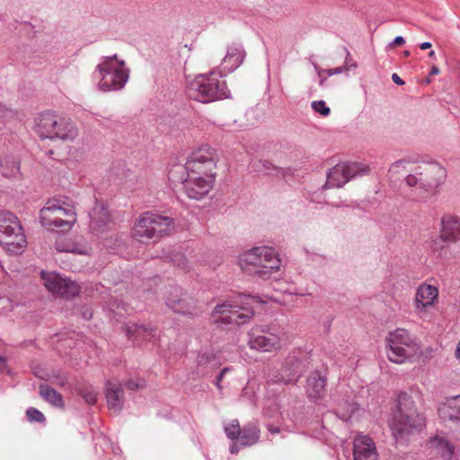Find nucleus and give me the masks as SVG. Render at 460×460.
Wrapping results in <instances>:
<instances>
[{"instance_id": "f257e3e1", "label": "nucleus", "mask_w": 460, "mask_h": 460, "mask_svg": "<svg viewBox=\"0 0 460 460\" xmlns=\"http://www.w3.org/2000/svg\"><path fill=\"white\" fill-rule=\"evenodd\" d=\"M238 264L248 275L268 279L279 270L281 261L273 248L259 246L240 254Z\"/></svg>"}, {"instance_id": "f8f14e48", "label": "nucleus", "mask_w": 460, "mask_h": 460, "mask_svg": "<svg viewBox=\"0 0 460 460\" xmlns=\"http://www.w3.org/2000/svg\"><path fill=\"white\" fill-rule=\"evenodd\" d=\"M218 161L217 150L208 145H201L189 156L186 171L197 172L202 174L216 176V167Z\"/></svg>"}, {"instance_id": "412c9836", "label": "nucleus", "mask_w": 460, "mask_h": 460, "mask_svg": "<svg viewBox=\"0 0 460 460\" xmlns=\"http://www.w3.org/2000/svg\"><path fill=\"white\" fill-rule=\"evenodd\" d=\"M439 238L445 243H456L460 240V218L445 215L441 218Z\"/></svg>"}, {"instance_id": "473e14b6", "label": "nucleus", "mask_w": 460, "mask_h": 460, "mask_svg": "<svg viewBox=\"0 0 460 460\" xmlns=\"http://www.w3.org/2000/svg\"><path fill=\"white\" fill-rule=\"evenodd\" d=\"M311 105L313 110L322 116L327 117L331 113L330 108L326 106L323 101L313 102Z\"/></svg>"}, {"instance_id": "bb28decb", "label": "nucleus", "mask_w": 460, "mask_h": 460, "mask_svg": "<svg viewBox=\"0 0 460 460\" xmlns=\"http://www.w3.org/2000/svg\"><path fill=\"white\" fill-rule=\"evenodd\" d=\"M129 339L136 341L151 340L155 335V329L150 325L130 324L126 328Z\"/></svg>"}, {"instance_id": "6e6552de", "label": "nucleus", "mask_w": 460, "mask_h": 460, "mask_svg": "<svg viewBox=\"0 0 460 460\" xmlns=\"http://www.w3.org/2000/svg\"><path fill=\"white\" fill-rule=\"evenodd\" d=\"M174 228L172 218L147 211L136 220L132 234L138 241L145 242L170 234Z\"/></svg>"}, {"instance_id": "8fccbe9b", "label": "nucleus", "mask_w": 460, "mask_h": 460, "mask_svg": "<svg viewBox=\"0 0 460 460\" xmlns=\"http://www.w3.org/2000/svg\"><path fill=\"white\" fill-rule=\"evenodd\" d=\"M455 356H456V359L460 363V341L458 342V344L456 346V351H455Z\"/></svg>"}, {"instance_id": "e433bc0d", "label": "nucleus", "mask_w": 460, "mask_h": 460, "mask_svg": "<svg viewBox=\"0 0 460 460\" xmlns=\"http://www.w3.org/2000/svg\"><path fill=\"white\" fill-rule=\"evenodd\" d=\"M126 386L129 390H137V389L143 388L145 386V382H144V380H139L138 382L129 380L127 382Z\"/></svg>"}, {"instance_id": "c85d7f7f", "label": "nucleus", "mask_w": 460, "mask_h": 460, "mask_svg": "<svg viewBox=\"0 0 460 460\" xmlns=\"http://www.w3.org/2000/svg\"><path fill=\"white\" fill-rule=\"evenodd\" d=\"M40 394L53 406L63 407L64 405L62 395L46 384L40 385Z\"/></svg>"}, {"instance_id": "864d4df0", "label": "nucleus", "mask_w": 460, "mask_h": 460, "mask_svg": "<svg viewBox=\"0 0 460 460\" xmlns=\"http://www.w3.org/2000/svg\"><path fill=\"white\" fill-rule=\"evenodd\" d=\"M119 306V305H116V308L118 309ZM115 309V305L112 304L111 305V310H114Z\"/></svg>"}, {"instance_id": "2f4dec72", "label": "nucleus", "mask_w": 460, "mask_h": 460, "mask_svg": "<svg viewBox=\"0 0 460 460\" xmlns=\"http://www.w3.org/2000/svg\"><path fill=\"white\" fill-rule=\"evenodd\" d=\"M225 432L230 439H237L242 433L239 421L237 420H232L226 428Z\"/></svg>"}, {"instance_id": "423d86ee", "label": "nucleus", "mask_w": 460, "mask_h": 460, "mask_svg": "<svg viewBox=\"0 0 460 460\" xmlns=\"http://www.w3.org/2000/svg\"><path fill=\"white\" fill-rule=\"evenodd\" d=\"M40 218L41 225L48 229L70 230L76 222L77 215L73 201L54 198L40 209Z\"/></svg>"}, {"instance_id": "de8ad7c7", "label": "nucleus", "mask_w": 460, "mask_h": 460, "mask_svg": "<svg viewBox=\"0 0 460 460\" xmlns=\"http://www.w3.org/2000/svg\"><path fill=\"white\" fill-rule=\"evenodd\" d=\"M439 68L436 66H432L431 69H430V72H429V75H437L439 74Z\"/></svg>"}, {"instance_id": "ea45409f", "label": "nucleus", "mask_w": 460, "mask_h": 460, "mask_svg": "<svg viewBox=\"0 0 460 460\" xmlns=\"http://www.w3.org/2000/svg\"><path fill=\"white\" fill-rule=\"evenodd\" d=\"M342 71H343L342 67L332 68V69H328V70H322L319 72V75L323 76V75L325 74V75L331 76V75H333L336 74H340Z\"/></svg>"}, {"instance_id": "9b49d317", "label": "nucleus", "mask_w": 460, "mask_h": 460, "mask_svg": "<svg viewBox=\"0 0 460 460\" xmlns=\"http://www.w3.org/2000/svg\"><path fill=\"white\" fill-rule=\"evenodd\" d=\"M250 349L260 352H275L286 344V335L279 328L253 327L248 333Z\"/></svg>"}, {"instance_id": "72a5a7b5", "label": "nucleus", "mask_w": 460, "mask_h": 460, "mask_svg": "<svg viewBox=\"0 0 460 460\" xmlns=\"http://www.w3.org/2000/svg\"><path fill=\"white\" fill-rule=\"evenodd\" d=\"M26 415L30 421L43 422L45 421V416L41 411L36 408L31 407L26 411Z\"/></svg>"}, {"instance_id": "cd10ccee", "label": "nucleus", "mask_w": 460, "mask_h": 460, "mask_svg": "<svg viewBox=\"0 0 460 460\" xmlns=\"http://www.w3.org/2000/svg\"><path fill=\"white\" fill-rule=\"evenodd\" d=\"M261 430L257 424H249L242 429L240 442L243 446H252L260 438Z\"/></svg>"}, {"instance_id": "c03bdc74", "label": "nucleus", "mask_w": 460, "mask_h": 460, "mask_svg": "<svg viewBox=\"0 0 460 460\" xmlns=\"http://www.w3.org/2000/svg\"><path fill=\"white\" fill-rule=\"evenodd\" d=\"M405 40L402 37V36H397L394 41H393V46H401L402 44H404Z\"/></svg>"}, {"instance_id": "1a4fd4ad", "label": "nucleus", "mask_w": 460, "mask_h": 460, "mask_svg": "<svg viewBox=\"0 0 460 460\" xmlns=\"http://www.w3.org/2000/svg\"><path fill=\"white\" fill-rule=\"evenodd\" d=\"M27 243L19 218L13 212L0 209V245L8 252L21 253Z\"/></svg>"}, {"instance_id": "603ef678", "label": "nucleus", "mask_w": 460, "mask_h": 460, "mask_svg": "<svg viewBox=\"0 0 460 460\" xmlns=\"http://www.w3.org/2000/svg\"><path fill=\"white\" fill-rule=\"evenodd\" d=\"M437 244H438V242H437V241H435V242H434V246H433V250H434V251H438V245H437Z\"/></svg>"}, {"instance_id": "2eb2a0df", "label": "nucleus", "mask_w": 460, "mask_h": 460, "mask_svg": "<svg viewBox=\"0 0 460 460\" xmlns=\"http://www.w3.org/2000/svg\"><path fill=\"white\" fill-rule=\"evenodd\" d=\"M252 315L251 308L229 302L217 305L212 313L215 322L235 324L246 323Z\"/></svg>"}, {"instance_id": "c756f323", "label": "nucleus", "mask_w": 460, "mask_h": 460, "mask_svg": "<svg viewBox=\"0 0 460 460\" xmlns=\"http://www.w3.org/2000/svg\"><path fill=\"white\" fill-rule=\"evenodd\" d=\"M243 61L242 49L239 48H230L224 58V62H231V69L238 67Z\"/></svg>"}, {"instance_id": "b1692460", "label": "nucleus", "mask_w": 460, "mask_h": 460, "mask_svg": "<svg viewBox=\"0 0 460 460\" xmlns=\"http://www.w3.org/2000/svg\"><path fill=\"white\" fill-rule=\"evenodd\" d=\"M326 383L325 376L322 375L319 371L311 373L307 377L306 394L310 398H323L325 394Z\"/></svg>"}, {"instance_id": "a19ab883", "label": "nucleus", "mask_w": 460, "mask_h": 460, "mask_svg": "<svg viewBox=\"0 0 460 460\" xmlns=\"http://www.w3.org/2000/svg\"><path fill=\"white\" fill-rule=\"evenodd\" d=\"M230 371V367H225L222 369V371L220 372L219 376L217 377V381H216V385L217 387L219 389V390H222V386L220 385L223 377H224V375Z\"/></svg>"}, {"instance_id": "4c0bfd02", "label": "nucleus", "mask_w": 460, "mask_h": 460, "mask_svg": "<svg viewBox=\"0 0 460 460\" xmlns=\"http://www.w3.org/2000/svg\"><path fill=\"white\" fill-rule=\"evenodd\" d=\"M215 358V355L213 353H203L199 357L198 362L199 364H206L210 362Z\"/></svg>"}, {"instance_id": "4be33fe9", "label": "nucleus", "mask_w": 460, "mask_h": 460, "mask_svg": "<svg viewBox=\"0 0 460 460\" xmlns=\"http://www.w3.org/2000/svg\"><path fill=\"white\" fill-rule=\"evenodd\" d=\"M90 227L96 233L103 232L111 224L108 208L102 203H96L90 212Z\"/></svg>"}, {"instance_id": "c9c22d12", "label": "nucleus", "mask_w": 460, "mask_h": 460, "mask_svg": "<svg viewBox=\"0 0 460 460\" xmlns=\"http://www.w3.org/2000/svg\"><path fill=\"white\" fill-rule=\"evenodd\" d=\"M429 444L431 447H449L448 442L446 441L442 438H435L429 441Z\"/></svg>"}, {"instance_id": "20e7f679", "label": "nucleus", "mask_w": 460, "mask_h": 460, "mask_svg": "<svg viewBox=\"0 0 460 460\" xmlns=\"http://www.w3.org/2000/svg\"><path fill=\"white\" fill-rule=\"evenodd\" d=\"M386 356L395 364L412 363L420 359L422 350L409 331L397 328L385 338Z\"/></svg>"}, {"instance_id": "5fc2aeb1", "label": "nucleus", "mask_w": 460, "mask_h": 460, "mask_svg": "<svg viewBox=\"0 0 460 460\" xmlns=\"http://www.w3.org/2000/svg\"><path fill=\"white\" fill-rule=\"evenodd\" d=\"M404 54H405V56H408L410 53H409V51H405Z\"/></svg>"}, {"instance_id": "9d476101", "label": "nucleus", "mask_w": 460, "mask_h": 460, "mask_svg": "<svg viewBox=\"0 0 460 460\" xmlns=\"http://www.w3.org/2000/svg\"><path fill=\"white\" fill-rule=\"evenodd\" d=\"M97 69L101 75L99 88L102 91L122 89L129 76L125 62L119 60L117 55L104 58Z\"/></svg>"}, {"instance_id": "aec40b11", "label": "nucleus", "mask_w": 460, "mask_h": 460, "mask_svg": "<svg viewBox=\"0 0 460 460\" xmlns=\"http://www.w3.org/2000/svg\"><path fill=\"white\" fill-rule=\"evenodd\" d=\"M354 460H377L375 443L368 436H358L354 439Z\"/></svg>"}, {"instance_id": "5701e85b", "label": "nucleus", "mask_w": 460, "mask_h": 460, "mask_svg": "<svg viewBox=\"0 0 460 460\" xmlns=\"http://www.w3.org/2000/svg\"><path fill=\"white\" fill-rule=\"evenodd\" d=\"M298 362L294 358L285 361L281 367L275 371L271 381L275 384L289 385L296 380Z\"/></svg>"}, {"instance_id": "39448f33", "label": "nucleus", "mask_w": 460, "mask_h": 460, "mask_svg": "<svg viewBox=\"0 0 460 460\" xmlns=\"http://www.w3.org/2000/svg\"><path fill=\"white\" fill-rule=\"evenodd\" d=\"M424 425V418L418 412L411 395L402 393L398 396L397 409L393 414L390 426L398 439L419 430Z\"/></svg>"}, {"instance_id": "6ab92c4d", "label": "nucleus", "mask_w": 460, "mask_h": 460, "mask_svg": "<svg viewBox=\"0 0 460 460\" xmlns=\"http://www.w3.org/2000/svg\"><path fill=\"white\" fill-rule=\"evenodd\" d=\"M166 305L174 313L181 314H191L195 307L193 299L176 288L170 290Z\"/></svg>"}, {"instance_id": "37998d69", "label": "nucleus", "mask_w": 460, "mask_h": 460, "mask_svg": "<svg viewBox=\"0 0 460 460\" xmlns=\"http://www.w3.org/2000/svg\"><path fill=\"white\" fill-rule=\"evenodd\" d=\"M392 80L397 85H403L404 84V81L395 73L393 74Z\"/></svg>"}, {"instance_id": "ddd939ff", "label": "nucleus", "mask_w": 460, "mask_h": 460, "mask_svg": "<svg viewBox=\"0 0 460 460\" xmlns=\"http://www.w3.org/2000/svg\"><path fill=\"white\" fill-rule=\"evenodd\" d=\"M369 167L358 163H343L332 167L327 175L326 186L341 188L350 179L369 172Z\"/></svg>"}, {"instance_id": "a211bd4d", "label": "nucleus", "mask_w": 460, "mask_h": 460, "mask_svg": "<svg viewBox=\"0 0 460 460\" xmlns=\"http://www.w3.org/2000/svg\"><path fill=\"white\" fill-rule=\"evenodd\" d=\"M438 297V289L427 283L420 284L415 294L414 307L418 313L426 312L434 305Z\"/></svg>"}, {"instance_id": "a18cd8bd", "label": "nucleus", "mask_w": 460, "mask_h": 460, "mask_svg": "<svg viewBox=\"0 0 460 460\" xmlns=\"http://www.w3.org/2000/svg\"><path fill=\"white\" fill-rule=\"evenodd\" d=\"M268 430L272 434H279L280 432V429L279 427H275L272 424H270L267 426Z\"/></svg>"}, {"instance_id": "f704fd0d", "label": "nucleus", "mask_w": 460, "mask_h": 460, "mask_svg": "<svg viewBox=\"0 0 460 460\" xmlns=\"http://www.w3.org/2000/svg\"><path fill=\"white\" fill-rule=\"evenodd\" d=\"M81 394L88 404H94L97 401L98 394L93 389L82 390Z\"/></svg>"}, {"instance_id": "dca6fc26", "label": "nucleus", "mask_w": 460, "mask_h": 460, "mask_svg": "<svg viewBox=\"0 0 460 460\" xmlns=\"http://www.w3.org/2000/svg\"><path fill=\"white\" fill-rule=\"evenodd\" d=\"M216 176L187 171V178L183 181V190L192 199H201L212 190Z\"/></svg>"}, {"instance_id": "a878e982", "label": "nucleus", "mask_w": 460, "mask_h": 460, "mask_svg": "<svg viewBox=\"0 0 460 460\" xmlns=\"http://www.w3.org/2000/svg\"><path fill=\"white\" fill-rule=\"evenodd\" d=\"M56 249L61 252H71L75 254L86 255L90 252V247L85 243H77L68 237H61L56 241Z\"/></svg>"}, {"instance_id": "0eeeda50", "label": "nucleus", "mask_w": 460, "mask_h": 460, "mask_svg": "<svg viewBox=\"0 0 460 460\" xmlns=\"http://www.w3.org/2000/svg\"><path fill=\"white\" fill-rule=\"evenodd\" d=\"M190 98L209 102L228 96V89L222 75L216 72L196 76L187 87Z\"/></svg>"}, {"instance_id": "393cba45", "label": "nucleus", "mask_w": 460, "mask_h": 460, "mask_svg": "<svg viewBox=\"0 0 460 460\" xmlns=\"http://www.w3.org/2000/svg\"><path fill=\"white\" fill-rule=\"evenodd\" d=\"M108 407L113 413H119L123 402V389L119 384L109 381L106 388Z\"/></svg>"}, {"instance_id": "4468645a", "label": "nucleus", "mask_w": 460, "mask_h": 460, "mask_svg": "<svg viewBox=\"0 0 460 460\" xmlns=\"http://www.w3.org/2000/svg\"><path fill=\"white\" fill-rule=\"evenodd\" d=\"M41 279L44 287L51 293L71 298L80 293L81 287L75 281L64 278L56 272L41 271Z\"/></svg>"}, {"instance_id": "79ce46f5", "label": "nucleus", "mask_w": 460, "mask_h": 460, "mask_svg": "<svg viewBox=\"0 0 460 460\" xmlns=\"http://www.w3.org/2000/svg\"><path fill=\"white\" fill-rule=\"evenodd\" d=\"M173 262L176 263L179 267L185 266V259L181 254L175 255V258L172 259Z\"/></svg>"}, {"instance_id": "3c124183", "label": "nucleus", "mask_w": 460, "mask_h": 460, "mask_svg": "<svg viewBox=\"0 0 460 460\" xmlns=\"http://www.w3.org/2000/svg\"><path fill=\"white\" fill-rule=\"evenodd\" d=\"M429 58H435V51L431 50L429 53Z\"/></svg>"}, {"instance_id": "7ed1b4c3", "label": "nucleus", "mask_w": 460, "mask_h": 460, "mask_svg": "<svg viewBox=\"0 0 460 460\" xmlns=\"http://www.w3.org/2000/svg\"><path fill=\"white\" fill-rule=\"evenodd\" d=\"M445 175V170L438 164L422 162L411 165V173L405 181L409 187L414 188L417 199L425 200L435 194Z\"/></svg>"}, {"instance_id": "f03ea898", "label": "nucleus", "mask_w": 460, "mask_h": 460, "mask_svg": "<svg viewBox=\"0 0 460 460\" xmlns=\"http://www.w3.org/2000/svg\"><path fill=\"white\" fill-rule=\"evenodd\" d=\"M33 130L40 139L72 141L78 136L74 121L52 111L39 113L34 118Z\"/></svg>"}, {"instance_id": "7c9ffc66", "label": "nucleus", "mask_w": 460, "mask_h": 460, "mask_svg": "<svg viewBox=\"0 0 460 460\" xmlns=\"http://www.w3.org/2000/svg\"><path fill=\"white\" fill-rule=\"evenodd\" d=\"M414 163H411L408 160H399L393 164L389 168V174L391 177L397 176L402 172H411V165Z\"/></svg>"}, {"instance_id": "58836bf2", "label": "nucleus", "mask_w": 460, "mask_h": 460, "mask_svg": "<svg viewBox=\"0 0 460 460\" xmlns=\"http://www.w3.org/2000/svg\"><path fill=\"white\" fill-rule=\"evenodd\" d=\"M19 171V165L15 163H12V168L10 171L6 172L4 170L1 171V173L5 177L14 176L16 172Z\"/></svg>"}, {"instance_id": "f3484780", "label": "nucleus", "mask_w": 460, "mask_h": 460, "mask_svg": "<svg viewBox=\"0 0 460 460\" xmlns=\"http://www.w3.org/2000/svg\"><path fill=\"white\" fill-rule=\"evenodd\" d=\"M438 414L449 429L460 432V395L447 399L439 406Z\"/></svg>"}, {"instance_id": "49530a36", "label": "nucleus", "mask_w": 460, "mask_h": 460, "mask_svg": "<svg viewBox=\"0 0 460 460\" xmlns=\"http://www.w3.org/2000/svg\"><path fill=\"white\" fill-rule=\"evenodd\" d=\"M229 451L231 454H237L239 451L238 445L236 443H234L230 448Z\"/></svg>"}, {"instance_id": "09e8293b", "label": "nucleus", "mask_w": 460, "mask_h": 460, "mask_svg": "<svg viewBox=\"0 0 460 460\" xmlns=\"http://www.w3.org/2000/svg\"><path fill=\"white\" fill-rule=\"evenodd\" d=\"M431 48V43L430 42H423L420 45V49H422V50H425V49H429Z\"/></svg>"}]
</instances>
